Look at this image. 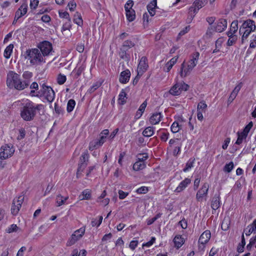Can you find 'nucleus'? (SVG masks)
<instances>
[{"label": "nucleus", "mask_w": 256, "mask_h": 256, "mask_svg": "<svg viewBox=\"0 0 256 256\" xmlns=\"http://www.w3.org/2000/svg\"><path fill=\"white\" fill-rule=\"evenodd\" d=\"M44 108L42 104H34L31 101L26 102L20 110V116L26 121L32 120L36 114V110H40Z\"/></svg>", "instance_id": "obj_1"}, {"label": "nucleus", "mask_w": 256, "mask_h": 256, "mask_svg": "<svg viewBox=\"0 0 256 256\" xmlns=\"http://www.w3.org/2000/svg\"><path fill=\"white\" fill-rule=\"evenodd\" d=\"M6 84L8 88H14L19 90H23L28 87L27 82H22L20 76L12 71H10L8 74Z\"/></svg>", "instance_id": "obj_2"}, {"label": "nucleus", "mask_w": 256, "mask_h": 256, "mask_svg": "<svg viewBox=\"0 0 256 256\" xmlns=\"http://www.w3.org/2000/svg\"><path fill=\"white\" fill-rule=\"evenodd\" d=\"M25 58L30 60L32 65H40L46 63L44 57L38 48L27 50L25 52Z\"/></svg>", "instance_id": "obj_3"}, {"label": "nucleus", "mask_w": 256, "mask_h": 256, "mask_svg": "<svg viewBox=\"0 0 256 256\" xmlns=\"http://www.w3.org/2000/svg\"><path fill=\"white\" fill-rule=\"evenodd\" d=\"M38 93L40 94L41 96H44L46 99L50 102H52L55 97V93L50 86H46L45 84L42 85V88Z\"/></svg>", "instance_id": "obj_4"}, {"label": "nucleus", "mask_w": 256, "mask_h": 256, "mask_svg": "<svg viewBox=\"0 0 256 256\" xmlns=\"http://www.w3.org/2000/svg\"><path fill=\"white\" fill-rule=\"evenodd\" d=\"M210 238L211 232L209 230H206L202 234L198 240V248L200 251H204L206 244L209 242Z\"/></svg>", "instance_id": "obj_5"}, {"label": "nucleus", "mask_w": 256, "mask_h": 256, "mask_svg": "<svg viewBox=\"0 0 256 256\" xmlns=\"http://www.w3.org/2000/svg\"><path fill=\"white\" fill-rule=\"evenodd\" d=\"M88 158L89 154L87 150L84 152L80 156L76 172L77 178L80 177L79 175L84 171L88 166Z\"/></svg>", "instance_id": "obj_6"}, {"label": "nucleus", "mask_w": 256, "mask_h": 256, "mask_svg": "<svg viewBox=\"0 0 256 256\" xmlns=\"http://www.w3.org/2000/svg\"><path fill=\"white\" fill-rule=\"evenodd\" d=\"M206 2L204 0H196L193 3L192 6L189 8V14L190 18H189V22H190L194 16V15L197 13L198 11L202 8L206 4Z\"/></svg>", "instance_id": "obj_7"}, {"label": "nucleus", "mask_w": 256, "mask_h": 256, "mask_svg": "<svg viewBox=\"0 0 256 256\" xmlns=\"http://www.w3.org/2000/svg\"><path fill=\"white\" fill-rule=\"evenodd\" d=\"M38 47V49H39L40 52L44 58L52 54V46L50 42L44 41L40 42Z\"/></svg>", "instance_id": "obj_8"}, {"label": "nucleus", "mask_w": 256, "mask_h": 256, "mask_svg": "<svg viewBox=\"0 0 256 256\" xmlns=\"http://www.w3.org/2000/svg\"><path fill=\"white\" fill-rule=\"evenodd\" d=\"M14 152V149L11 144H6L0 148V158L6 159L11 156Z\"/></svg>", "instance_id": "obj_9"}, {"label": "nucleus", "mask_w": 256, "mask_h": 256, "mask_svg": "<svg viewBox=\"0 0 256 256\" xmlns=\"http://www.w3.org/2000/svg\"><path fill=\"white\" fill-rule=\"evenodd\" d=\"M24 200V196H20L16 198L13 200L11 208L12 213L14 215H16L18 214L22 204Z\"/></svg>", "instance_id": "obj_10"}, {"label": "nucleus", "mask_w": 256, "mask_h": 256, "mask_svg": "<svg viewBox=\"0 0 256 256\" xmlns=\"http://www.w3.org/2000/svg\"><path fill=\"white\" fill-rule=\"evenodd\" d=\"M195 66V63L194 62H188L186 66L184 62L181 64L180 72V76L184 78L190 74V72Z\"/></svg>", "instance_id": "obj_11"}, {"label": "nucleus", "mask_w": 256, "mask_h": 256, "mask_svg": "<svg viewBox=\"0 0 256 256\" xmlns=\"http://www.w3.org/2000/svg\"><path fill=\"white\" fill-rule=\"evenodd\" d=\"M209 187V184L208 182H204L202 188L198 191L196 194V199L198 202L202 201L204 197L207 196Z\"/></svg>", "instance_id": "obj_12"}, {"label": "nucleus", "mask_w": 256, "mask_h": 256, "mask_svg": "<svg viewBox=\"0 0 256 256\" xmlns=\"http://www.w3.org/2000/svg\"><path fill=\"white\" fill-rule=\"evenodd\" d=\"M148 66V59L146 56H142L139 62L137 72L140 74H143L147 70Z\"/></svg>", "instance_id": "obj_13"}, {"label": "nucleus", "mask_w": 256, "mask_h": 256, "mask_svg": "<svg viewBox=\"0 0 256 256\" xmlns=\"http://www.w3.org/2000/svg\"><path fill=\"white\" fill-rule=\"evenodd\" d=\"M227 27V21L226 19H220L216 23L215 31L221 32L225 30Z\"/></svg>", "instance_id": "obj_14"}, {"label": "nucleus", "mask_w": 256, "mask_h": 256, "mask_svg": "<svg viewBox=\"0 0 256 256\" xmlns=\"http://www.w3.org/2000/svg\"><path fill=\"white\" fill-rule=\"evenodd\" d=\"M191 182L190 179L188 178H186L184 180L181 182L178 186L174 190L176 192H180L184 190L188 186Z\"/></svg>", "instance_id": "obj_15"}, {"label": "nucleus", "mask_w": 256, "mask_h": 256, "mask_svg": "<svg viewBox=\"0 0 256 256\" xmlns=\"http://www.w3.org/2000/svg\"><path fill=\"white\" fill-rule=\"evenodd\" d=\"M130 76V72L128 70L122 71L120 76L119 81L122 84H126L128 82Z\"/></svg>", "instance_id": "obj_16"}, {"label": "nucleus", "mask_w": 256, "mask_h": 256, "mask_svg": "<svg viewBox=\"0 0 256 256\" xmlns=\"http://www.w3.org/2000/svg\"><path fill=\"white\" fill-rule=\"evenodd\" d=\"M242 86V83H240L234 88V90H232L228 98V102L231 103L234 100L238 92L240 90Z\"/></svg>", "instance_id": "obj_17"}, {"label": "nucleus", "mask_w": 256, "mask_h": 256, "mask_svg": "<svg viewBox=\"0 0 256 256\" xmlns=\"http://www.w3.org/2000/svg\"><path fill=\"white\" fill-rule=\"evenodd\" d=\"M162 118L160 112L154 113L150 118V122L152 124H156L160 121Z\"/></svg>", "instance_id": "obj_18"}, {"label": "nucleus", "mask_w": 256, "mask_h": 256, "mask_svg": "<svg viewBox=\"0 0 256 256\" xmlns=\"http://www.w3.org/2000/svg\"><path fill=\"white\" fill-rule=\"evenodd\" d=\"M220 196L219 195L215 194L212 201L211 207L212 210H216L220 208Z\"/></svg>", "instance_id": "obj_19"}, {"label": "nucleus", "mask_w": 256, "mask_h": 256, "mask_svg": "<svg viewBox=\"0 0 256 256\" xmlns=\"http://www.w3.org/2000/svg\"><path fill=\"white\" fill-rule=\"evenodd\" d=\"M250 27H247L242 34L243 38H248L250 32H252L256 30V26L254 24V22L250 20V24L248 25Z\"/></svg>", "instance_id": "obj_20"}, {"label": "nucleus", "mask_w": 256, "mask_h": 256, "mask_svg": "<svg viewBox=\"0 0 256 256\" xmlns=\"http://www.w3.org/2000/svg\"><path fill=\"white\" fill-rule=\"evenodd\" d=\"M156 8V0H152L148 6L147 9L151 16L155 14V8Z\"/></svg>", "instance_id": "obj_21"}, {"label": "nucleus", "mask_w": 256, "mask_h": 256, "mask_svg": "<svg viewBox=\"0 0 256 256\" xmlns=\"http://www.w3.org/2000/svg\"><path fill=\"white\" fill-rule=\"evenodd\" d=\"M184 238L182 236L180 235L176 236L174 239V246L177 248H180L184 244Z\"/></svg>", "instance_id": "obj_22"}, {"label": "nucleus", "mask_w": 256, "mask_h": 256, "mask_svg": "<svg viewBox=\"0 0 256 256\" xmlns=\"http://www.w3.org/2000/svg\"><path fill=\"white\" fill-rule=\"evenodd\" d=\"M92 198V194L90 191L86 189L82 192V194L78 196V198L80 200H90Z\"/></svg>", "instance_id": "obj_23"}, {"label": "nucleus", "mask_w": 256, "mask_h": 256, "mask_svg": "<svg viewBox=\"0 0 256 256\" xmlns=\"http://www.w3.org/2000/svg\"><path fill=\"white\" fill-rule=\"evenodd\" d=\"M254 230H256V219L244 230V232L246 236H250Z\"/></svg>", "instance_id": "obj_24"}, {"label": "nucleus", "mask_w": 256, "mask_h": 256, "mask_svg": "<svg viewBox=\"0 0 256 256\" xmlns=\"http://www.w3.org/2000/svg\"><path fill=\"white\" fill-rule=\"evenodd\" d=\"M146 166L145 162L137 161L133 165V170L135 171H138L144 168Z\"/></svg>", "instance_id": "obj_25"}, {"label": "nucleus", "mask_w": 256, "mask_h": 256, "mask_svg": "<svg viewBox=\"0 0 256 256\" xmlns=\"http://www.w3.org/2000/svg\"><path fill=\"white\" fill-rule=\"evenodd\" d=\"M101 142H98L97 139L92 140L90 142L88 147L89 150L92 151L94 149L98 148L102 146Z\"/></svg>", "instance_id": "obj_26"}, {"label": "nucleus", "mask_w": 256, "mask_h": 256, "mask_svg": "<svg viewBox=\"0 0 256 256\" xmlns=\"http://www.w3.org/2000/svg\"><path fill=\"white\" fill-rule=\"evenodd\" d=\"M68 196L64 197L62 196L61 194H58L56 197V206H60L64 204L65 202L68 200Z\"/></svg>", "instance_id": "obj_27"}, {"label": "nucleus", "mask_w": 256, "mask_h": 256, "mask_svg": "<svg viewBox=\"0 0 256 256\" xmlns=\"http://www.w3.org/2000/svg\"><path fill=\"white\" fill-rule=\"evenodd\" d=\"M80 239V236L72 234L70 238L66 242V246H72Z\"/></svg>", "instance_id": "obj_28"}, {"label": "nucleus", "mask_w": 256, "mask_h": 256, "mask_svg": "<svg viewBox=\"0 0 256 256\" xmlns=\"http://www.w3.org/2000/svg\"><path fill=\"white\" fill-rule=\"evenodd\" d=\"M169 92L172 96H178L180 94V90L178 88V82L171 88L169 90Z\"/></svg>", "instance_id": "obj_29"}, {"label": "nucleus", "mask_w": 256, "mask_h": 256, "mask_svg": "<svg viewBox=\"0 0 256 256\" xmlns=\"http://www.w3.org/2000/svg\"><path fill=\"white\" fill-rule=\"evenodd\" d=\"M154 133V128L153 126H148L142 132V135L145 137H150Z\"/></svg>", "instance_id": "obj_30"}, {"label": "nucleus", "mask_w": 256, "mask_h": 256, "mask_svg": "<svg viewBox=\"0 0 256 256\" xmlns=\"http://www.w3.org/2000/svg\"><path fill=\"white\" fill-rule=\"evenodd\" d=\"M126 52L127 51L126 50L120 48L119 52V56L121 58L124 60L126 61H128L130 58V56Z\"/></svg>", "instance_id": "obj_31"}, {"label": "nucleus", "mask_w": 256, "mask_h": 256, "mask_svg": "<svg viewBox=\"0 0 256 256\" xmlns=\"http://www.w3.org/2000/svg\"><path fill=\"white\" fill-rule=\"evenodd\" d=\"M230 221L228 217L224 218L221 224V228L223 230H226L230 228Z\"/></svg>", "instance_id": "obj_32"}, {"label": "nucleus", "mask_w": 256, "mask_h": 256, "mask_svg": "<svg viewBox=\"0 0 256 256\" xmlns=\"http://www.w3.org/2000/svg\"><path fill=\"white\" fill-rule=\"evenodd\" d=\"M134 45L135 44L134 42L131 40H126L123 42L121 48L128 51L130 48L134 46Z\"/></svg>", "instance_id": "obj_33"}, {"label": "nucleus", "mask_w": 256, "mask_h": 256, "mask_svg": "<svg viewBox=\"0 0 256 256\" xmlns=\"http://www.w3.org/2000/svg\"><path fill=\"white\" fill-rule=\"evenodd\" d=\"M126 16L129 22L133 21L136 18L135 11L132 10H126Z\"/></svg>", "instance_id": "obj_34"}, {"label": "nucleus", "mask_w": 256, "mask_h": 256, "mask_svg": "<svg viewBox=\"0 0 256 256\" xmlns=\"http://www.w3.org/2000/svg\"><path fill=\"white\" fill-rule=\"evenodd\" d=\"M195 162L194 158H190L186 162L185 168L183 169L184 172L188 171L194 166V164Z\"/></svg>", "instance_id": "obj_35"}, {"label": "nucleus", "mask_w": 256, "mask_h": 256, "mask_svg": "<svg viewBox=\"0 0 256 256\" xmlns=\"http://www.w3.org/2000/svg\"><path fill=\"white\" fill-rule=\"evenodd\" d=\"M14 48V45L12 44H9L5 49L4 52V56L6 58H10L11 54Z\"/></svg>", "instance_id": "obj_36"}, {"label": "nucleus", "mask_w": 256, "mask_h": 256, "mask_svg": "<svg viewBox=\"0 0 256 256\" xmlns=\"http://www.w3.org/2000/svg\"><path fill=\"white\" fill-rule=\"evenodd\" d=\"M32 73L29 71H25L22 74V78L24 80L23 82H26L28 83V86L30 84V80L32 76Z\"/></svg>", "instance_id": "obj_37"}, {"label": "nucleus", "mask_w": 256, "mask_h": 256, "mask_svg": "<svg viewBox=\"0 0 256 256\" xmlns=\"http://www.w3.org/2000/svg\"><path fill=\"white\" fill-rule=\"evenodd\" d=\"M74 22L78 26H82V24L83 20L80 13L76 12L74 16Z\"/></svg>", "instance_id": "obj_38"}, {"label": "nucleus", "mask_w": 256, "mask_h": 256, "mask_svg": "<svg viewBox=\"0 0 256 256\" xmlns=\"http://www.w3.org/2000/svg\"><path fill=\"white\" fill-rule=\"evenodd\" d=\"M178 59V56L174 57L171 58L170 60L166 64V67L167 72L170 70L172 68L174 64L176 62Z\"/></svg>", "instance_id": "obj_39"}, {"label": "nucleus", "mask_w": 256, "mask_h": 256, "mask_svg": "<svg viewBox=\"0 0 256 256\" xmlns=\"http://www.w3.org/2000/svg\"><path fill=\"white\" fill-rule=\"evenodd\" d=\"M237 134H238V139H237L235 144L240 145V144H241L242 142L244 140L246 139L247 136L246 135H245L243 133H242V132H238Z\"/></svg>", "instance_id": "obj_40"}, {"label": "nucleus", "mask_w": 256, "mask_h": 256, "mask_svg": "<svg viewBox=\"0 0 256 256\" xmlns=\"http://www.w3.org/2000/svg\"><path fill=\"white\" fill-rule=\"evenodd\" d=\"M207 105L204 101H202L198 103L197 107V112H205Z\"/></svg>", "instance_id": "obj_41"}, {"label": "nucleus", "mask_w": 256, "mask_h": 256, "mask_svg": "<svg viewBox=\"0 0 256 256\" xmlns=\"http://www.w3.org/2000/svg\"><path fill=\"white\" fill-rule=\"evenodd\" d=\"M126 94L124 90H122L118 96L119 103L121 104H124L126 103Z\"/></svg>", "instance_id": "obj_42"}, {"label": "nucleus", "mask_w": 256, "mask_h": 256, "mask_svg": "<svg viewBox=\"0 0 256 256\" xmlns=\"http://www.w3.org/2000/svg\"><path fill=\"white\" fill-rule=\"evenodd\" d=\"M76 105V102L75 101L72 100L70 99L68 101V104H67V107H66V110L68 112H72L74 108V106Z\"/></svg>", "instance_id": "obj_43"}, {"label": "nucleus", "mask_w": 256, "mask_h": 256, "mask_svg": "<svg viewBox=\"0 0 256 256\" xmlns=\"http://www.w3.org/2000/svg\"><path fill=\"white\" fill-rule=\"evenodd\" d=\"M238 21L234 20L233 21L230 25V33L234 34L238 30Z\"/></svg>", "instance_id": "obj_44"}, {"label": "nucleus", "mask_w": 256, "mask_h": 256, "mask_svg": "<svg viewBox=\"0 0 256 256\" xmlns=\"http://www.w3.org/2000/svg\"><path fill=\"white\" fill-rule=\"evenodd\" d=\"M250 20H248L243 22L242 26L240 28L239 32L240 34H243L246 28L247 27H250L248 25L250 24Z\"/></svg>", "instance_id": "obj_45"}, {"label": "nucleus", "mask_w": 256, "mask_h": 256, "mask_svg": "<svg viewBox=\"0 0 256 256\" xmlns=\"http://www.w3.org/2000/svg\"><path fill=\"white\" fill-rule=\"evenodd\" d=\"M178 84L180 90V94L182 91L188 90L190 87L188 84L184 83V82H178Z\"/></svg>", "instance_id": "obj_46"}, {"label": "nucleus", "mask_w": 256, "mask_h": 256, "mask_svg": "<svg viewBox=\"0 0 256 256\" xmlns=\"http://www.w3.org/2000/svg\"><path fill=\"white\" fill-rule=\"evenodd\" d=\"M234 164L233 162H230L228 164H226L224 168V171L226 172H230L234 168Z\"/></svg>", "instance_id": "obj_47"}, {"label": "nucleus", "mask_w": 256, "mask_h": 256, "mask_svg": "<svg viewBox=\"0 0 256 256\" xmlns=\"http://www.w3.org/2000/svg\"><path fill=\"white\" fill-rule=\"evenodd\" d=\"M180 130V126L178 122H174L171 126V130L172 132H178Z\"/></svg>", "instance_id": "obj_48"}, {"label": "nucleus", "mask_w": 256, "mask_h": 256, "mask_svg": "<svg viewBox=\"0 0 256 256\" xmlns=\"http://www.w3.org/2000/svg\"><path fill=\"white\" fill-rule=\"evenodd\" d=\"M253 126V123L252 122H250L244 128L242 132V133L248 136V134L250 130L252 128Z\"/></svg>", "instance_id": "obj_49"}, {"label": "nucleus", "mask_w": 256, "mask_h": 256, "mask_svg": "<svg viewBox=\"0 0 256 256\" xmlns=\"http://www.w3.org/2000/svg\"><path fill=\"white\" fill-rule=\"evenodd\" d=\"M200 56V54L198 52H196L193 54L192 56V58L189 61V62H194L195 63V65L196 66L198 63V57Z\"/></svg>", "instance_id": "obj_50"}, {"label": "nucleus", "mask_w": 256, "mask_h": 256, "mask_svg": "<svg viewBox=\"0 0 256 256\" xmlns=\"http://www.w3.org/2000/svg\"><path fill=\"white\" fill-rule=\"evenodd\" d=\"M66 78L64 75L59 74L57 78V82L59 84H64L66 81Z\"/></svg>", "instance_id": "obj_51"}, {"label": "nucleus", "mask_w": 256, "mask_h": 256, "mask_svg": "<svg viewBox=\"0 0 256 256\" xmlns=\"http://www.w3.org/2000/svg\"><path fill=\"white\" fill-rule=\"evenodd\" d=\"M85 228L82 227L76 230L72 234L80 236V238L83 236L85 232Z\"/></svg>", "instance_id": "obj_52"}, {"label": "nucleus", "mask_w": 256, "mask_h": 256, "mask_svg": "<svg viewBox=\"0 0 256 256\" xmlns=\"http://www.w3.org/2000/svg\"><path fill=\"white\" fill-rule=\"evenodd\" d=\"M148 158V156L147 154H139L137 156V160L140 162H144Z\"/></svg>", "instance_id": "obj_53"}, {"label": "nucleus", "mask_w": 256, "mask_h": 256, "mask_svg": "<svg viewBox=\"0 0 256 256\" xmlns=\"http://www.w3.org/2000/svg\"><path fill=\"white\" fill-rule=\"evenodd\" d=\"M214 30L212 28V26L208 27L206 34V38H212L213 34H214Z\"/></svg>", "instance_id": "obj_54"}, {"label": "nucleus", "mask_w": 256, "mask_h": 256, "mask_svg": "<svg viewBox=\"0 0 256 256\" xmlns=\"http://www.w3.org/2000/svg\"><path fill=\"white\" fill-rule=\"evenodd\" d=\"M67 20L68 21L66 22L62 26V32L66 30H70L71 28L70 20Z\"/></svg>", "instance_id": "obj_55"}, {"label": "nucleus", "mask_w": 256, "mask_h": 256, "mask_svg": "<svg viewBox=\"0 0 256 256\" xmlns=\"http://www.w3.org/2000/svg\"><path fill=\"white\" fill-rule=\"evenodd\" d=\"M20 8V14H22V16H24L25 15L28 11V6L26 4H22Z\"/></svg>", "instance_id": "obj_56"}, {"label": "nucleus", "mask_w": 256, "mask_h": 256, "mask_svg": "<svg viewBox=\"0 0 256 256\" xmlns=\"http://www.w3.org/2000/svg\"><path fill=\"white\" fill-rule=\"evenodd\" d=\"M18 229V228L16 224H12L6 230V232L8 233H11L16 232Z\"/></svg>", "instance_id": "obj_57"}, {"label": "nucleus", "mask_w": 256, "mask_h": 256, "mask_svg": "<svg viewBox=\"0 0 256 256\" xmlns=\"http://www.w3.org/2000/svg\"><path fill=\"white\" fill-rule=\"evenodd\" d=\"M162 214L160 213L158 214L155 216L154 218L148 219L147 220V224L150 225L152 224L156 220H157L158 218L161 216Z\"/></svg>", "instance_id": "obj_58"}, {"label": "nucleus", "mask_w": 256, "mask_h": 256, "mask_svg": "<svg viewBox=\"0 0 256 256\" xmlns=\"http://www.w3.org/2000/svg\"><path fill=\"white\" fill-rule=\"evenodd\" d=\"M190 30V26H188L186 27H185L178 34L177 40H178L180 38V36H184L186 33H187Z\"/></svg>", "instance_id": "obj_59"}, {"label": "nucleus", "mask_w": 256, "mask_h": 256, "mask_svg": "<svg viewBox=\"0 0 256 256\" xmlns=\"http://www.w3.org/2000/svg\"><path fill=\"white\" fill-rule=\"evenodd\" d=\"M238 39L237 36H232L228 38L227 42V44L228 46H231L233 45Z\"/></svg>", "instance_id": "obj_60"}, {"label": "nucleus", "mask_w": 256, "mask_h": 256, "mask_svg": "<svg viewBox=\"0 0 256 256\" xmlns=\"http://www.w3.org/2000/svg\"><path fill=\"white\" fill-rule=\"evenodd\" d=\"M101 86V84L98 82L94 84L89 89V92L90 93H92L94 92L96 90H97L100 86Z\"/></svg>", "instance_id": "obj_61"}, {"label": "nucleus", "mask_w": 256, "mask_h": 256, "mask_svg": "<svg viewBox=\"0 0 256 256\" xmlns=\"http://www.w3.org/2000/svg\"><path fill=\"white\" fill-rule=\"evenodd\" d=\"M18 132H19V134L18 135V136L17 137V139L18 140H22V138H24L25 135H26L25 130L23 128H22L18 130Z\"/></svg>", "instance_id": "obj_62"}, {"label": "nucleus", "mask_w": 256, "mask_h": 256, "mask_svg": "<svg viewBox=\"0 0 256 256\" xmlns=\"http://www.w3.org/2000/svg\"><path fill=\"white\" fill-rule=\"evenodd\" d=\"M39 2L38 0H30V8L31 9H36L38 4Z\"/></svg>", "instance_id": "obj_63"}, {"label": "nucleus", "mask_w": 256, "mask_h": 256, "mask_svg": "<svg viewBox=\"0 0 256 256\" xmlns=\"http://www.w3.org/2000/svg\"><path fill=\"white\" fill-rule=\"evenodd\" d=\"M134 5V2L132 0H129L127 2L126 4L124 6L125 10H132V6Z\"/></svg>", "instance_id": "obj_64"}]
</instances>
